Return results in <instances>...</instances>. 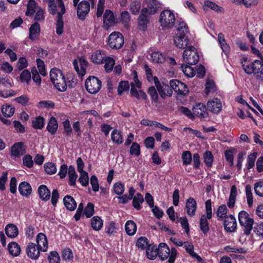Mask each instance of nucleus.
<instances>
[{"mask_svg":"<svg viewBox=\"0 0 263 263\" xmlns=\"http://www.w3.org/2000/svg\"><path fill=\"white\" fill-rule=\"evenodd\" d=\"M68 177L69 184L71 186H75L77 175L76 174L74 167L71 165L68 168Z\"/></svg>","mask_w":263,"mask_h":263,"instance_id":"e433bc0d","label":"nucleus"},{"mask_svg":"<svg viewBox=\"0 0 263 263\" xmlns=\"http://www.w3.org/2000/svg\"><path fill=\"white\" fill-rule=\"evenodd\" d=\"M114 191L118 195H122L125 190L124 185L121 182H118L114 185Z\"/></svg>","mask_w":263,"mask_h":263,"instance_id":"4d7b16f0","label":"nucleus"},{"mask_svg":"<svg viewBox=\"0 0 263 263\" xmlns=\"http://www.w3.org/2000/svg\"><path fill=\"white\" fill-rule=\"evenodd\" d=\"M257 153H253L249 155L247 158V162L246 164L247 168L248 170L252 168L255 165V161L257 157Z\"/></svg>","mask_w":263,"mask_h":263,"instance_id":"09e8293b","label":"nucleus"},{"mask_svg":"<svg viewBox=\"0 0 263 263\" xmlns=\"http://www.w3.org/2000/svg\"><path fill=\"white\" fill-rule=\"evenodd\" d=\"M1 110L4 116L6 117H12L14 112V108L7 104L2 106Z\"/></svg>","mask_w":263,"mask_h":263,"instance_id":"58836bf2","label":"nucleus"},{"mask_svg":"<svg viewBox=\"0 0 263 263\" xmlns=\"http://www.w3.org/2000/svg\"><path fill=\"white\" fill-rule=\"evenodd\" d=\"M178 110L181 113L190 119L194 120L195 119V116L193 115V113H192L191 111L187 107L184 106H180Z\"/></svg>","mask_w":263,"mask_h":263,"instance_id":"680f3d73","label":"nucleus"},{"mask_svg":"<svg viewBox=\"0 0 263 263\" xmlns=\"http://www.w3.org/2000/svg\"><path fill=\"white\" fill-rule=\"evenodd\" d=\"M199 55L196 48L189 46L184 51L183 59L184 63L189 65H195L199 61Z\"/></svg>","mask_w":263,"mask_h":263,"instance_id":"39448f33","label":"nucleus"},{"mask_svg":"<svg viewBox=\"0 0 263 263\" xmlns=\"http://www.w3.org/2000/svg\"><path fill=\"white\" fill-rule=\"evenodd\" d=\"M26 153L25 147L22 142L14 143L11 148V156L18 158Z\"/></svg>","mask_w":263,"mask_h":263,"instance_id":"2eb2a0df","label":"nucleus"},{"mask_svg":"<svg viewBox=\"0 0 263 263\" xmlns=\"http://www.w3.org/2000/svg\"><path fill=\"white\" fill-rule=\"evenodd\" d=\"M144 201V198L143 196L140 194L138 193L133 197V206L137 210H140L141 209L140 204L143 203Z\"/></svg>","mask_w":263,"mask_h":263,"instance_id":"ea45409f","label":"nucleus"},{"mask_svg":"<svg viewBox=\"0 0 263 263\" xmlns=\"http://www.w3.org/2000/svg\"><path fill=\"white\" fill-rule=\"evenodd\" d=\"M38 194L40 198L44 201L50 199V191L45 185H41L39 187Z\"/></svg>","mask_w":263,"mask_h":263,"instance_id":"5701e85b","label":"nucleus"},{"mask_svg":"<svg viewBox=\"0 0 263 263\" xmlns=\"http://www.w3.org/2000/svg\"><path fill=\"white\" fill-rule=\"evenodd\" d=\"M36 243L39 250L45 252L48 249V241L46 235L42 233H39L36 237Z\"/></svg>","mask_w":263,"mask_h":263,"instance_id":"6ab92c4d","label":"nucleus"},{"mask_svg":"<svg viewBox=\"0 0 263 263\" xmlns=\"http://www.w3.org/2000/svg\"><path fill=\"white\" fill-rule=\"evenodd\" d=\"M204 162L208 167H211L213 161V156L210 151H206L203 155Z\"/></svg>","mask_w":263,"mask_h":263,"instance_id":"603ef678","label":"nucleus"},{"mask_svg":"<svg viewBox=\"0 0 263 263\" xmlns=\"http://www.w3.org/2000/svg\"><path fill=\"white\" fill-rule=\"evenodd\" d=\"M209 110L214 114H217L221 110L222 105L220 101L217 98H215L207 103Z\"/></svg>","mask_w":263,"mask_h":263,"instance_id":"412c9836","label":"nucleus"},{"mask_svg":"<svg viewBox=\"0 0 263 263\" xmlns=\"http://www.w3.org/2000/svg\"><path fill=\"white\" fill-rule=\"evenodd\" d=\"M227 208L226 205L223 204L220 205L217 209L216 212V215L218 217L219 220H222L223 222V226L224 229L227 232H230V227L229 226V216L227 215Z\"/></svg>","mask_w":263,"mask_h":263,"instance_id":"9b49d317","label":"nucleus"},{"mask_svg":"<svg viewBox=\"0 0 263 263\" xmlns=\"http://www.w3.org/2000/svg\"><path fill=\"white\" fill-rule=\"evenodd\" d=\"M193 113L194 115H196L200 119H204L208 116L207 108L205 105L201 103H197L194 106Z\"/></svg>","mask_w":263,"mask_h":263,"instance_id":"4468645a","label":"nucleus"},{"mask_svg":"<svg viewBox=\"0 0 263 263\" xmlns=\"http://www.w3.org/2000/svg\"><path fill=\"white\" fill-rule=\"evenodd\" d=\"M36 5V3L34 0L29 1L27 10L26 12V15L32 16L34 14V12L37 10V8H39L37 7Z\"/></svg>","mask_w":263,"mask_h":263,"instance_id":"c9c22d12","label":"nucleus"},{"mask_svg":"<svg viewBox=\"0 0 263 263\" xmlns=\"http://www.w3.org/2000/svg\"><path fill=\"white\" fill-rule=\"evenodd\" d=\"M218 38L223 52L225 53L226 55H227L229 52V47L228 45L226 43L223 34L222 33H219Z\"/></svg>","mask_w":263,"mask_h":263,"instance_id":"49530a36","label":"nucleus"},{"mask_svg":"<svg viewBox=\"0 0 263 263\" xmlns=\"http://www.w3.org/2000/svg\"><path fill=\"white\" fill-rule=\"evenodd\" d=\"M111 139L113 142L120 144L123 142V136L121 133L118 129H114L111 134Z\"/></svg>","mask_w":263,"mask_h":263,"instance_id":"7c9ffc66","label":"nucleus"},{"mask_svg":"<svg viewBox=\"0 0 263 263\" xmlns=\"http://www.w3.org/2000/svg\"><path fill=\"white\" fill-rule=\"evenodd\" d=\"M159 3L157 0H148L147 8L150 13L154 14L159 7Z\"/></svg>","mask_w":263,"mask_h":263,"instance_id":"79ce46f5","label":"nucleus"},{"mask_svg":"<svg viewBox=\"0 0 263 263\" xmlns=\"http://www.w3.org/2000/svg\"><path fill=\"white\" fill-rule=\"evenodd\" d=\"M190 65L189 64H182L181 69L185 76L189 77H193L195 74V71Z\"/></svg>","mask_w":263,"mask_h":263,"instance_id":"a19ab883","label":"nucleus"},{"mask_svg":"<svg viewBox=\"0 0 263 263\" xmlns=\"http://www.w3.org/2000/svg\"><path fill=\"white\" fill-rule=\"evenodd\" d=\"M44 169L46 173L50 175L53 174L57 172L55 165L51 162L45 163L44 164Z\"/></svg>","mask_w":263,"mask_h":263,"instance_id":"e2e57ef3","label":"nucleus"},{"mask_svg":"<svg viewBox=\"0 0 263 263\" xmlns=\"http://www.w3.org/2000/svg\"><path fill=\"white\" fill-rule=\"evenodd\" d=\"M246 194L248 205L251 207L253 204V199L251 191V186L249 184L246 186Z\"/></svg>","mask_w":263,"mask_h":263,"instance_id":"864d4df0","label":"nucleus"},{"mask_svg":"<svg viewBox=\"0 0 263 263\" xmlns=\"http://www.w3.org/2000/svg\"><path fill=\"white\" fill-rule=\"evenodd\" d=\"M175 22V15L170 10H165L161 13L160 22L161 26L163 28H172L174 26Z\"/></svg>","mask_w":263,"mask_h":263,"instance_id":"423d86ee","label":"nucleus"},{"mask_svg":"<svg viewBox=\"0 0 263 263\" xmlns=\"http://www.w3.org/2000/svg\"><path fill=\"white\" fill-rule=\"evenodd\" d=\"M104 24L109 25L115 23V17L113 13L110 10H106L103 15Z\"/></svg>","mask_w":263,"mask_h":263,"instance_id":"72a5a7b5","label":"nucleus"},{"mask_svg":"<svg viewBox=\"0 0 263 263\" xmlns=\"http://www.w3.org/2000/svg\"><path fill=\"white\" fill-rule=\"evenodd\" d=\"M171 254L170 249L165 243H160L158 246V257L162 260L166 259Z\"/></svg>","mask_w":263,"mask_h":263,"instance_id":"aec40b11","label":"nucleus"},{"mask_svg":"<svg viewBox=\"0 0 263 263\" xmlns=\"http://www.w3.org/2000/svg\"><path fill=\"white\" fill-rule=\"evenodd\" d=\"M90 11V3L86 1H82L78 5L77 13L78 17L81 20H84Z\"/></svg>","mask_w":263,"mask_h":263,"instance_id":"f8f14e48","label":"nucleus"},{"mask_svg":"<svg viewBox=\"0 0 263 263\" xmlns=\"http://www.w3.org/2000/svg\"><path fill=\"white\" fill-rule=\"evenodd\" d=\"M254 189L256 195L263 197V181H259L254 184Z\"/></svg>","mask_w":263,"mask_h":263,"instance_id":"3c124183","label":"nucleus"},{"mask_svg":"<svg viewBox=\"0 0 263 263\" xmlns=\"http://www.w3.org/2000/svg\"><path fill=\"white\" fill-rule=\"evenodd\" d=\"M129 89V85L128 81H123L119 83L118 87V94L119 95H122V93L125 91H127Z\"/></svg>","mask_w":263,"mask_h":263,"instance_id":"8fccbe9b","label":"nucleus"},{"mask_svg":"<svg viewBox=\"0 0 263 263\" xmlns=\"http://www.w3.org/2000/svg\"><path fill=\"white\" fill-rule=\"evenodd\" d=\"M77 83V80L72 74L67 75V80H65L66 88L68 86L70 88H73Z\"/></svg>","mask_w":263,"mask_h":263,"instance_id":"de8ad7c7","label":"nucleus"},{"mask_svg":"<svg viewBox=\"0 0 263 263\" xmlns=\"http://www.w3.org/2000/svg\"><path fill=\"white\" fill-rule=\"evenodd\" d=\"M154 81L159 94L162 98L165 99L167 97L172 96L173 90L171 85L169 86L163 82H160L157 77H154Z\"/></svg>","mask_w":263,"mask_h":263,"instance_id":"6e6552de","label":"nucleus"},{"mask_svg":"<svg viewBox=\"0 0 263 263\" xmlns=\"http://www.w3.org/2000/svg\"><path fill=\"white\" fill-rule=\"evenodd\" d=\"M58 128V124L57 121L54 117H52L48 122L47 129L50 133L53 135L57 132Z\"/></svg>","mask_w":263,"mask_h":263,"instance_id":"2f4dec72","label":"nucleus"},{"mask_svg":"<svg viewBox=\"0 0 263 263\" xmlns=\"http://www.w3.org/2000/svg\"><path fill=\"white\" fill-rule=\"evenodd\" d=\"M85 88L91 94L97 93L101 89V81L95 76H90L85 81Z\"/></svg>","mask_w":263,"mask_h":263,"instance_id":"0eeeda50","label":"nucleus"},{"mask_svg":"<svg viewBox=\"0 0 263 263\" xmlns=\"http://www.w3.org/2000/svg\"><path fill=\"white\" fill-rule=\"evenodd\" d=\"M35 243L33 242H30L28 243L26 247V253L29 257L33 259H37L40 254V251L37 248Z\"/></svg>","mask_w":263,"mask_h":263,"instance_id":"f3484780","label":"nucleus"},{"mask_svg":"<svg viewBox=\"0 0 263 263\" xmlns=\"http://www.w3.org/2000/svg\"><path fill=\"white\" fill-rule=\"evenodd\" d=\"M7 236L11 238H15L18 234L17 227L13 224H7L5 229Z\"/></svg>","mask_w":263,"mask_h":263,"instance_id":"b1692460","label":"nucleus"},{"mask_svg":"<svg viewBox=\"0 0 263 263\" xmlns=\"http://www.w3.org/2000/svg\"><path fill=\"white\" fill-rule=\"evenodd\" d=\"M141 4L138 1H134L130 4V11L133 14H137L140 9Z\"/></svg>","mask_w":263,"mask_h":263,"instance_id":"774afa93","label":"nucleus"},{"mask_svg":"<svg viewBox=\"0 0 263 263\" xmlns=\"http://www.w3.org/2000/svg\"><path fill=\"white\" fill-rule=\"evenodd\" d=\"M40 32V25L35 22L31 26L29 29V38L32 40H35L39 35Z\"/></svg>","mask_w":263,"mask_h":263,"instance_id":"c85d7f7f","label":"nucleus"},{"mask_svg":"<svg viewBox=\"0 0 263 263\" xmlns=\"http://www.w3.org/2000/svg\"><path fill=\"white\" fill-rule=\"evenodd\" d=\"M176 46L180 49H184L189 44V40L185 34L177 33L174 37Z\"/></svg>","mask_w":263,"mask_h":263,"instance_id":"dca6fc26","label":"nucleus"},{"mask_svg":"<svg viewBox=\"0 0 263 263\" xmlns=\"http://www.w3.org/2000/svg\"><path fill=\"white\" fill-rule=\"evenodd\" d=\"M242 68L248 74H254L258 79L263 80V61L255 60L252 62L247 58H242L240 60Z\"/></svg>","mask_w":263,"mask_h":263,"instance_id":"f03ea898","label":"nucleus"},{"mask_svg":"<svg viewBox=\"0 0 263 263\" xmlns=\"http://www.w3.org/2000/svg\"><path fill=\"white\" fill-rule=\"evenodd\" d=\"M147 257L152 260L156 258L158 255V247L154 244H149L146 250Z\"/></svg>","mask_w":263,"mask_h":263,"instance_id":"bb28decb","label":"nucleus"},{"mask_svg":"<svg viewBox=\"0 0 263 263\" xmlns=\"http://www.w3.org/2000/svg\"><path fill=\"white\" fill-rule=\"evenodd\" d=\"M125 230L126 233L130 236L135 234L137 230L136 223L132 220L127 221L125 225Z\"/></svg>","mask_w":263,"mask_h":263,"instance_id":"473e14b6","label":"nucleus"},{"mask_svg":"<svg viewBox=\"0 0 263 263\" xmlns=\"http://www.w3.org/2000/svg\"><path fill=\"white\" fill-rule=\"evenodd\" d=\"M8 249L10 254L14 256H17L20 254V246L15 242H10L8 244Z\"/></svg>","mask_w":263,"mask_h":263,"instance_id":"c756f323","label":"nucleus"},{"mask_svg":"<svg viewBox=\"0 0 263 263\" xmlns=\"http://www.w3.org/2000/svg\"><path fill=\"white\" fill-rule=\"evenodd\" d=\"M80 69H79L78 62L74 60L73 61V66L75 70L77 72L78 75L81 77L84 76L86 73V67L88 66L87 61L84 58H81L79 60Z\"/></svg>","mask_w":263,"mask_h":263,"instance_id":"a211bd4d","label":"nucleus"},{"mask_svg":"<svg viewBox=\"0 0 263 263\" xmlns=\"http://www.w3.org/2000/svg\"><path fill=\"white\" fill-rule=\"evenodd\" d=\"M151 14H152L150 13L148 8H143L142 9L138 19V24L140 29L144 30L146 28L147 24L149 22Z\"/></svg>","mask_w":263,"mask_h":263,"instance_id":"ddd939ff","label":"nucleus"},{"mask_svg":"<svg viewBox=\"0 0 263 263\" xmlns=\"http://www.w3.org/2000/svg\"><path fill=\"white\" fill-rule=\"evenodd\" d=\"M216 89L215 83L212 80H207L205 84V93L208 95L210 92H214Z\"/></svg>","mask_w":263,"mask_h":263,"instance_id":"a18cd8bd","label":"nucleus"},{"mask_svg":"<svg viewBox=\"0 0 263 263\" xmlns=\"http://www.w3.org/2000/svg\"><path fill=\"white\" fill-rule=\"evenodd\" d=\"M44 119L39 116L32 121V126L34 128L42 129L44 126Z\"/></svg>","mask_w":263,"mask_h":263,"instance_id":"6e6d98bb","label":"nucleus"},{"mask_svg":"<svg viewBox=\"0 0 263 263\" xmlns=\"http://www.w3.org/2000/svg\"><path fill=\"white\" fill-rule=\"evenodd\" d=\"M182 159L183 160V164L184 165L190 164L192 162V155L190 152L185 151L182 154Z\"/></svg>","mask_w":263,"mask_h":263,"instance_id":"bf43d9fd","label":"nucleus"},{"mask_svg":"<svg viewBox=\"0 0 263 263\" xmlns=\"http://www.w3.org/2000/svg\"><path fill=\"white\" fill-rule=\"evenodd\" d=\"M177 30L182 34L187 32L188 27L183 21H178L176 25Z\"/></svg>","mask_w":263,"mask_h":263,"instance_id":"052dcab7","label":"nucleus"},{"mask_svg":"<svg viewBox=\"0 0 263 263\" xmlns=\"http://www.w3.org/2000/svg\"><path fill=\"white\" fill-rule=\"evenodd\" d=\"M106 56L104 52L98 50L91 55V60L94 63L102 64L103 63Z\"/></svg>","mask_w":263,"mask_h":263,"instance_id":"cd10ccee","label":"nucleus"},{"mask_svg":"<svg viewBox=\"0 0 263 263\" xmlns=\"http://www.w3.org/2000/svg\"><path fill=\"white\" fill-rule=\"evenodd\" d=\"M149 245L148 240L145 237H140L137 239L136 242V246L142 250L147 248Z\"/></svg>","mask_w":263,"mask_h":263,"instance_id":"c03bdc74","label":"nucleus"},{"mask_svg":"<svg viewBox=\"0 0 263 263\" xmlns=\"http://www.w3.org/2000/svg\"><path fill=\"white\" fill-rule=\"evenodd\" d=\"M185 204L187 215L191 217L194 216L197 209L196 200L193 198L190 197L186 201Z\"/></svg>","mask_w":263,"mask_h":263,"instance_id":"4be33fe9","label":"nucleus"},{"mask_svg":"<svg viewBox=\"0 0 263 263\" xmlns=\"http://www.w3.org/2000/svg\"><path fill=\"white\" fill-rule=\"evenodd\" d=\"M64 204L68 210L74 211L77 207V203L72 197L67 195L63 199Z\"/></svg>","mask_w":263,"mask_h":263,"instance_id":"a878e982","label":"nucleus"},{"mask_svg":"<svg viewBox=\"0 0 263 263\" xmlns=\"http://www.w3.org/2000/svg\"><path fill=\"white\" fill-rule=\"evenodd\" d=\"M94 213V205L92 203L89 202L84 209V214L87 218L91 217Z\"/></svg>","mask_w":263,"mask_h":263,"instance_id":"69168bd1","label":"nucleus"},{"mask_svg":"<svg viewBox=\"0 0 263 263\" xmlns=\"http://www.w3.org/2000/svg\"><path fill=\"white\" fill-rule=\"evenodd\" d=\"M124 44V38L122 34L118 32L111 33L108 37V45L112 49L121 48Z\"/></svg>","mask_w":263,"mask_h":263,"instance_id":"1a4fd4ad","label":"nucleus"},{"mask_svg":"<svg viewBox=\"0 0 263 263\" xmlns=\"http://www.w3.org/2000/svg\"><path fill=\"white\" fill-rule=\"evenodd\" d=\"M91 226L96 231H99L103 226V221L99 216H95L91 219Z\"/></svg>","mask_w":263,"mask_h":263,"instance_id":"4c0bfd02","label":"nucleus"},{"mask_svg":"<svg viewBox=\"0 0 263 263\" xmlns=\"http://www.w3.org/2000/svg\"><path fill=\"white\" fill-rule=\"evenodd\" d=\"M151 58L153 61L157 63H162L164 60L162 54L159 52H153L151 54Z\"/></svg>","mask_w":263,"mask_h":263,"instance_id":"0e129e2a","label":"nucleus"},{"mask_svg":"<svg viewBox=\"0 0 263 263\" xmlns=\"http://www.w3.org/2000/svg\"><path fill=\"white\" fill-rule=\"evenodd\" d=\"M207 219L208 218L205 215H202L200 219V228L204 234H206L209 231V223Z\"/></svg>","mask_w":263,"mask_h":263,"instance_id":"f704fd0d","label":"nucleus"},{"mask_svg":"<svg viewBox=\"0 0 263 263\" xmlns=\"http://www.w3.org/2000/svg\"><path fill=\"white\" fill-rule=\"evenodd\" d=\"M20 78L22 82H26L28 85L31 80V73L28 70H24L21 73Z\"/></svg>","mask_w":263,"mask_h":263,"instance_id":"5fc2aeb1","label":"nucleus"},{"mask_svg":"<svg viewBox=\"0 0 263 263\" xmlns=\"http://www.w3.org/2000/svg\"><path fill=\"white\" fill-rule=\"evenodd\" d=\"M48 8L51 14L57 13L56 32L58 35H61L63 32V15L66 11L64 4L62 0H49Z\"/></svg>","mask_w":263,"mask_h":263,"instance_id":"f257e3e1","label":"nucleus"},{"mask_svg":"<svg viewBox=\"0 0 263 263\" xmlns=\"http://www.w3.org/2000/svg\"><path fill=\"white\" fill-rule=\"evenodd\" d=\"M170 85L172 87V90H174L178 95L184 96L189 92L187 85L178 80H171Z\"/></svg>","mask_w":263,"mask_h":263,"instance_id":"9d476101","label":"nucleus"},{"mask_svg":"<svg viewBox=\"0 0 263 263\" xmlns=\"http://www.w3.org/2000/svg\"><path fill=\"white\" fill-rule=\"evenodd\" d=\"M105 62L104 68L106 72H109L112 70L115 64V61L112 58L106 57L104 60Z\"/></svg>","mask_w":263,"mask_h":263,"instance_id":"37998d69","label":"nucleus"},{"mask_svg":"<svg viewBox=\"0 0 263 263\" xmlns=\"http://www.w3.org/2000/svg\"><path fill=\"white\" fill-rule=\"evenodd\" d=\"M50 77L51 82L59 91L64 92L66 90L65 77L61 70L57 68L52 69L50 72Z\"/></svg>","mask_w":263,"mask_h":263,"instance_id":"7ed1b4c3","label":"nucleus"},{"mask_svg":"<svg viewBox=\"0 0 263 263\" xmlns=\"http://www.w3.org/2000/svg\"><path fill=\"white\" fill-rule=\"evenodd\" d=\"M80 173V176L79 178V181L84 186H86L88 184V173L85 172H79Z\"/></svg>","mask_w":263,"mask_h":263,"instance_id":"13d9d810","label":"nucleus"},{"mask_svg":"<svg viewBox=\"0 0 263 263\" xmlns=\"http://www.w3.org/2000/svg\"><path fill=\"white\" fill-rule=\"evenodd\" d=\"M50 263H60V258L58 253L55 251L51 252L48 256Z\"/></svg>","mask_w":263,"mask_h":263,"instance_id":"338daca9","label":"nucleus"},{"mask_svg":"<svg viewBox=\"0 0 263 263\" xmlns=\"http://www.w3.org/2000/svg\"><path fill=\"white\" fill-rule=\"evenodd\" d=\"M18 191L22 196L28 197L31 193L32 188L29 183L24 181L20 184Z\"/></svg>","mask_w":263,"mask_h":263,"instance_id":"393cba45","label":"nucleus"},{"mask_svg":"<svg viewBox=\"0 0 263 263\" xmlns=\"http://www.w3.org/2000/svg\"><path fill=\"white\" fill-rule=\"evenodd\" d=\"M240 224L243 228L244 234L247 236L251 234L254 221L253 218L246 211H242L238 214Z\"/></svg>","mask_w":263,"mask_h":263,"instance_id":"20e7f679","label":"nucleus"}]
</instances>
